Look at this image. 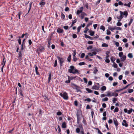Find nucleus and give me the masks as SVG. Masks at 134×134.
<instances>
[{
  "label": "nucleus",
  "mask_w": 134,
  "mask_h": 134,
  "mask_svg": "<svg viewBox=\"0 0 134 134\" xmlns=\"http://www.w3.org/2000/svg\"><path fill=\"white\" fill-rule=\"evenodd\" d=\"M68 71L70 73H72L73 74L79 73L78 70L75 69L74 67L72 65L70 66V69L68 70Z\"/></svg>",
  "instance_id": "1"
},
{
  "label": "nucleus",
  "mask_w": 134,
  "mask_h": 134,
  "mask_svg": "<svg viewBox=\"0 0 134 134\" xmlns=\"http://www.w3.org/2000/svg\"><path fill=\"white\" fill-rule=\"evenodd\" d=\"M59 94L65 100H67L68 99V96L67 93L66 92H64L63 93H60Z\"/></svg>",
  "instance_id": "2"
},
{
  "label": "nucleus",
  "mask_w": 134,
  "mask_h": 134,
  "mask_svg": "<svg viewBox=\"0 0 134 134\" xmlns=\"http://www.w3.org/2000/svg\"><path fill=\"white\" fill-rule=\"evenodd\" d=\"M120 15H121V16H122L123 18L124 17L123 15H125L126 18L127 16L128 13L127 11H125L124 12L120 11Z\"/></svg>",
  "instance_id": "3"
},
{
  "label": "nucleus",
  "mask_w": 134,
  "mask_h": 134,
  "mask_svg": "<svg viewBox=\"0 0 134 134\" xmlns=\"http://www.w3.org/2000/svg\"><path fill=\"white\" fill-rule=\"evenodd\" d=\"M106 93L107 96V97H110L114 95H113L114 92L111 91H108Z\"/></svg>",
  "instance_id": "4"
},
{
  "label": "nucleus",
  "mask_w": 134,
  "mask_h": 134,
  "mask_svg": "<svg viewBox=\"0 0 134 134\" xmlns=\"http://www.w3.org/2000/svg\"><path fill=\"white\" fill-rule=\"evenodd\" d=\"M57 58L61 66H62V64L64 62V60L63 58L57 56Z\"/></svg>",
  "instance_id": "5"
},
{
  "label": "nucleus",
  "mask_w": 134,
  "mask_h": 134,
  "mask_svg": "<svg viewBox=\"0 0 134 134\" xmlns=\"http://www.w3.org/2000/svg\"><path fill=\"white\" fill-rule=\"evenodd\" d=\"M113 122L115 126L116 127H117L119 125L117 119L115 118L113 119Z\"/></svg>",
  "instance_id": "6"
},
{
  "label": "nucleus",
  "mask_w": 134,
  "mask_h": 134,
  "mask_svg": "<svg viewBox=\"0 0 134 134\" xmlns=\"http://www.w3.org/2000/svg\"><path fill=\"white\" fill-rule=\"evenodd\" d=\"M83 9V7H81L80 8V10H77V14L79 15L80 13H82Z\"/></svg>",
  "instance_id": "7"
},
{
  "label": "nucleus",
  "mask_w": 134,
  "mask_h": 134,
  "mask_svg": "<svg viewBox=\"0 0 134 134\" xmlns=\"http://www.w3.org/2000/svg\"><path fill=\"white\" fill-rule=\"evenodd\" d=\"M122 125L125 126L126 127H127L128 126V124L126 123V121L125 120H124L123 121V122L122 123Z\"/></svg>",
  "instance_id": "8"
},
{
  "label": "nucleus",
  "mask_w": 134,
  "mask_h": 134,
  "mask_svg": "<svg viewBox=\"0 0 134 134\" xmlns=\"http://www.w3.org/2000/svg\"><path fill=\"white\" fill-rule=\"evenodd\" d=\"M76 116L77 118V123L78 124H79L80 122V115L79 114L77 113L76 114Z\"/></svg>",
  "instance_id": "9"
},
{
  "label": "nucleus",
  "mask_w": 134,
  "mask_h": 134,
  "mask_svg": "<svg viewBox=\"0 0 134 134\" xmlns=\"http://www.w3.org/2000/svg\"><path fill=\"white\" fill-rule=\"evenodd\" d=\"M100 88L99 86H98L97 85H95L93 86L92 87V88L93 89H94L96 90H99Z\"/></svg>",
  "instance_id": "10"
},
{
  "label": "nucleus",
  "mask_w": 134,
  "mask_h": 134,
  "mask_svg": "<svg viewBox=\"0 0 134 134\" xmlns=\"http://www.w3.org/2000/svg\"><path fill=\"white\" fill-rule=\"evenodd\" d=\"M87 14L85 13L84 12H82L80 15V17L81 19H83L84 16H86Z\"/></svg>",
  "instance_id": "11"
},
{
  "label": "nucleus",
  "mask_w": 134,
  "mask_h": 134,
  "mask_svg": "<svg viewBox=\"0 0 134 134\" xmlns=\"http://www.w3.org/2000/svg\"><path fill=\"white\" fill-rule=\"evenodd\" d=\"M63 30L61 29L60 28H59L57 30V32L58 33H62L63 31Z\"/></svg>",
  "instance_id": "12"
},
{
  "label": "nucleus",
  "mask_w": 134,
  "mask_h": 134,
  "mask_svg": "<svg viewBox=\"0 0 134 134\" xmlns=\"http://www.w3.org/2000/svg\"><path fill=\"white\" fill-rule=\"evenodd\" d=\"M121 60V61H124L126 59V56L125 55H123L122 57H120Z\"/></svg>",
  "instance_id": "13"
},
{
  "label": "nucleus",
  "mask_w": 134,
  "mask_h": 134,
  "mask_svg": "<svg viewBox=\"0 0 134 134\" xmlns=\"http://www.w3.org/2000/svg\"><path fill=\"white\" fill-rule=\"evenodd\" d=\"M117 18L118 19V22H120L121 20V19L123 18L121 15H120L119 16H117Z\"/></svg>",
  "instance_id": "14"
},
{
  "label": "nucleus",
  "mask_w": 134,
  "mask_h": 134,
  "mask_svg": "<svg viewBox=\"0 0 134 134\" xmlns=\"http://www.w3.org/2000/svg\"><path fill=\"white\" fill-rule=\"evenodd\" d=\"M131 2H129L127 4H126V3L124 4V5L125 6L129 8H130L131 7L130 5L131 4Z\"/></svg>",
  "instance_id": "15"
},
{
  "label": "nucleus",
  "mask_w": 134,
  "mask_h": 134,
  "mask_svg": "<svg viewBox=\"0 0 134 134\" xmlns=\"http://www.w3.org/2000/svg\"><path fill=\"white\" fill-rule=\"evenodd\" d=\"M85 36L86 38H88L91 40H93V38H92L88 35H86V34H85Z\"/></svg>",
  "instance_id": "16"
},
{
  "label": "nucleus",
  "mask_w": 134,
  "mask_h": 134,
  "mask_svg": "<svg viewBox=\"0 0 134 134\" xmlns=\"http://www.w3.org/2000/svg\"><path fill=\"white\" fill-rule=\"evenodd\" d=\"M89 32L90 33V35L91 36H93L94 35V31L90 30L89 31Z\"/></svg>",
  "instance_id": "17"
},
{
  "label": "nucleus",
  "mask_w": 134,
  "mask_h": 134,
  "mask_svg": "<svg viewBox=\"0 0 134 134\" xmlns=\"http://www.w3.org/2000/svg\"><path fill=\"white\" fill-rule=\"evenodd\" d=\"M78 124L79 125L78 126V127L79 128H80L81 130H83V127L82 124Z\"/></svg>",
  "instance_id": "18"
},
{
  "label": "nucleus",
  "mask_w": 134,
  "mask_h": 134,
  "mask_svg": "<svg viewBox=\"0 0 134 134\" xmlns=\"http://www.w3.org/2000/svg\"><path fill=\"white\" fill-rule=\"evenodd\" d=\"M38 67L37 66H36L35 67V71H36V74L37 75H39L40 74H39L38 72Z\"/></svg>",
  "instance_id": "19"
},
{
  "label": "nucleus",
  "mask_w": 134,
  "mask_h": 134,
  "mask_svg": "<svg viewBox=\"0 0 134 134\" xmlns=\"http://www.w3.org/2000/svg\"><path fill=\"white\" fill-rule=\"evenodd\" d=\"M62 127L63 128H66V126L65 122H63L62 124Z\"/></svg>",
  "instance_id": "20"
},
{
  "label": "nucleus",
  "mask_w": 134,
  "mask_h": 134,
  "mask_svg": "<svg viewBox=\"0 0 134 134\" xmlns=\"http://www.w3.org/2000/svg\"><path fill=\"white\" fill-rule=\"evenodd\" d=\"M88 25H87L86 27L85 28V29L84 30V32L85 33H87V31L89 29L88 28Z\"/></svg>",
  "instance_id": "21"
},
{
  "label": "nucleus",
  "mask_w": 134,
  "mask_h": 134,
  "mask_svg": "<svg viewBox=\"0 0 134 134\" xmlns=\"http://www.w3.org/2000/svg\"><path fill=\"white\" fill-rule=\"evenodd\" d=\"M106 89V87L105 86H103L101 88V90L102 91H105Z\"/></svg>",
  "instance_id": "22"
},
{
  "label": "nucleus",
  "mask_w": 134,
  "mask_h": 134,
  "mask_svg": "<svg viewBox=\"0 0 134 134\" xmlns=\"http://www.w3.org/2000/svg\"><path fill=\"white\" fill-rule=\"evenodd\" d=\"M22 52V51H19V53L18 54V58H21L22 55L21 53Z\"/></svg>",
  "instance_id": "23"
},
{
  "label": "nucleus",
  "mask_w": 134,
  "mask_h": 134,
  "mask_svg": "<svg viewBox=\"0 0 134 134\" xmlns=\"http://www.w3.org/2000/svg\"><path fill=\"white\" fill-rule=\"evenodd\" d=\"M80 130H81L80 128L77 127L76 129V132L77 133H79L80 132Z\"/></svg>",
  "instance_id": "24"
},
{
  "label": "nucleus",
  "mask_w": 134,
  "mask_h": 134,
  "mask_svg": "<svg viewBox=\"0 0 134 134\" xmlns=\"http://www.w3.org/2000/svg\"><path fill=\"white\" fill-rule=\"evenodd\" d=\"M71 86L73 88H75L77 87V86L74 83L71 84Z\"/></svg>",
  "instance_id": "25"
},
{
  "label": "nucleus",
  "mask_w": 134,
  "mask_h": 134,
  "mask_svg": "<svg viewBox=\"0 0 134 134\" xmlns=\"http://www.w3.org/2000/svg\"><path fill=\"white\" fill-rule=\"evenodd\" d=\"M110 59L111 61L113 63H114V61L115 60V59L114 57H111L110 58Z\"/></svg>",
  "instance_id": "26"
},
{
  "label": "nucleus",
  "mask_w": 134,
  "mask_h": 134,
  "mask_svg": "<svg viewBox=\"0 0 134 134\" xmlns=\"http://www.w3.org/2000/svg\"><path fill=\"white\" fill-rule=\"evenodd\" d=\"M115 30H121V27L117 26H114Z\"/></svg>",
  "instance_id": "27"
},
{
  "label": "nucleus",
  "mask_w": 134,
  "mask_h": 134,
  "mask_svg": "<svg viewBox=\"0 0 134 134\" xmlns=\"http://www.w3.org/2000/svg\"><path fill=\"white\" fill-rule=\"evenodd\" d=\"M108 29L111 31L115 30L114 26L113 27L111 26H109L108 27Z\"/></svg>",
  "instance_id": "28"
},
{
  "label": "nucleus",
  "mask_w": 134,
  "mask_h": 134,
  "mask_svg": "<svg viewBox=\"0 0 134 134\" xmlns=\"http://www.w3.org/2000/svg\"><path fill=\"white\" fill-rule=\"evenodd\" d=\"M71 55L70 54L69 55L68 58L67 60L69 62H70L71 61Z\"/></svg>",
  "instance_id": "29"
},
{
  "label": "nucleus",
  "mask_w": 134,
  "mask_h": 134,
  "mask_svg": "<svg viewBox=\"0 0 134 134\" xmlns=\"http://www.w3.org/2000/svg\"><path fill=\"white\" fill-rule=\"evenodd\" d=\"M86 90L89 93H91L92 92V90H91L89 89L88 88H86Z\"/></svg>",
  "instance_id": "30"
},
{
  "label": "nucleus",
  "mask_w": 134,
  "mask_h": 134,
  "mask_svg": "<svg viewBox=\"0 0 134 134\" xmlns=\"http://www.w3.org/2000/svg\"><path fill=\"white\" fill-rule=\"evenodd\" d=\"M128 57L130 58H132L133 57L132 54V53H129L128 54Z\"/></svg>",
  "instance_id": "31"
},
{
  "label": "nucleus",
  "mask_w": 134,
  "mask_h": 134,
  "mask_svg": "<svg viewBox=\"0 0 134 134\" xmlns=\"http://www.w3.org/2000/svg\"><path fill=\"white\" fill-rule=\"evenodd\" d=\"M102 47H108V45L105 43H103L102 44Z\"/></svg>",
  "instance_id": "32"
},
{
  "label": "nucleus",
  "mask_w": 134,
  "mask_h": 134,
  "mask_svg": "<svg viewBox=\"0 0 134 134\" xmlns=\"http://www.w3.org/2000/svg\"><path fill=\"white\" fill-rule=\"evenodd\" d=\"M45 3L44 2H41L39 3V4L41 6H43L45 5Z\"/></svg>",
  "instance_id": "33"
},
{
  "label": "nucleus",
  "mask_w": 134,
  "mask_h": 134,
  "mask_svg": "<svg viewBox=\"0 0 134 134\" xmlns=\"http://www.w3.org/2000/svg\"><path fill=\"white\" fill-rule=\"evenodd\" d=\"M76 21H77V20L76 19H75L74 20H73L71 26H73V25H74V24L76 22Z\"/></svg>",
  "instance_id": "34"
},
{
  "label": "nucleus",
  "mask_w": 134,
  "mask_h": 134,
  "mask_svg": "<svg viewBox=\"0 0 134 134\" xmlns=\"http://www.w3.org/2000/svg\"><path fill=\"white\" fill-rule=\"evenodd\" d=\"M108 100V98L107 97H105L102 99V101H107Z\"/></svg>",
  "instance_id": "35"
},
{
  "label": "nucleus",
  "mask_w": 134,
  "mask_h": 134,
  "mask_svg": "<svg viewBox=\"0 0 134 134\" xmlns=\"http://www.w3.org/2000/svg\"><path fill=\"white\" fill-rule=\"evenodd\" d=\"M117 99L116 98H114L113 99V103H115L116 101H117Z\"/></svg>",
  "instance_id": "36"
},
{
  "label": "nucleus",
  "mask_w": 134,
  "mask_h": 134,
  "mask_svg": "<svg viewBox=\"0 0 134 134\" xmlns=\"http://www.w3.org/2000/svg\"><path fill=\"white\" fill-rule=\"evenodd\" d=\"M119 111V108L118 107H116L114 110V112L115 113V112H118Z\"/></svg>",
  "instance_id": "37"
},
{
  "label": "nucleus",
  "mask_w": 134,
  "mask_h": 134,
  "mask_svg": "<svg viewBox=\"0 0 134 134\" xmlns=\"http://www.w3.org/2000/svg\"><path fill=\"white\" fill-rule=\"evenodd\" d=\"M128 92L129 93H131L133 91V89H128Z\"/></svg>",
  "instance_id": "38"
},
{
  "label": "nucleus",
  "mask_w": 134,
  "mask_h": 134,
  "mask_svg": "<svg viewBox=\"0 0 134 134\" xmlns=\"http://www.w3.org/2000/svg\"><path fill=\"white\" fill-rule=\"evenodd\" d=\"M61 18L63 19H64L65 18V15L63 13H62L61 14Z\"/></svg>",
  "instance_id": "39"
},
{
  "label": "nucleus",
  "mask_w": 134,
  "mask_h": 134,
  "mask_svg": "<svg viewBox=\"0 0 134 134\" xmlns=\"http://www.w3.org/2000/svg\"><path fill=\"white\" fill-rule=\"evenodd\" d=\"M132 111L133 109H131L128 111L127 113L128 114H130L132 112Z\"/></svg>",
  "instance_id": "40"
},
{
  "label": "nucleus",
  "mask_w": 134,
  "mask_h": 134,
  "mask_svg": "<svg viewBox=\"0 0 134 134\" xmlns=\"http://www.w3.org/2000/svg\"><path fill=\"white\" fill-rule=\"evenodd\" d=\"M5 63V61L4 60V58L2 61V65L3 66H4Z\"/></svg>",
  "instance_id": "41"
},
{
  "label": "nucleus",
  "mask_w": 134,
  "mask_h": 134,
  "mask_svg": "<svg viewBox=\"0 0 134 134\" xmlns=\"http://www.w3.org/2000/svg\"><path fill=\"white\" fill-rule=\"evenodd\" d=\"M25 48V46L24 45L23 43H22L21 45V50H23Z\"/></svg>",
  "instance_id": "42"
},
{
  "label": "nucleus",
  "mask_w": 134,
  "mask_h": 134,
  "mask_svg": "<svg viewBox=\"0 0 134 134\" xmlns=\"http://www.w3.org/2000/svg\"><path fill=\"white\" fill-rule=\"evenodd\" d=\"M81 26H79L77 28V32H79L80 31V29L81 28Z\"/></svg>",
  "instance_id": "43"
},
{
  "label": "nucleus",
  "mask_w": 134,
  "mask_h": 134,
  "mask_svg": "<svg viewBox=\"0 0 134 134\" xmlns=\"http://www.w3.org/2000/svg\"><path fill=\"white\" fill-rule=\"evenodd\" d=\"M133 21V19H130V21L128 24V25L129 26L131 25L132 23V22Z\"/></svg>",
  "instance_id": "44"
},
{
  "label": "nucleus",
  "mask_w": 134,
  "mask_h": 134,
  "mask_svg": "<svg viewBox=\"0 0 134 134\" xmlns=\"http://www.w3.org/2000/svg\"><path fill=\"white\" fill-rule=\"evenodd\" d=\"M114 64H113V67L115 68H117L118 67V65L117 64L115 63H114Z\"/></svg>",
  "instance_id": "45"
},
{
  "label": "nucleus",
  "mask_w": 134,
  "mask_h": 134,
  "mask_svg": "<svg viewBox=\"0 0 134 134\" xmlns=\"http://www.w3.org/2000/svg\"><path fill=\"white\" fill-rule=\"evenodd\" d=\"M57 60H55L54 62V67H56L57 65Z\"/></svg>",
  "instance_id": "46"
},
{
  "label": "nucleus",
  "mask_w": 134,
  "mask_h": 134,
  "mask_svg": "<svg viewBox=\"0 0 134 134\" xmlns=\"http://www.w3.org/2000/svg\"><path fill=\"white\" fill-rule=\"evenodd\" d=\"M32 4V3L31 2L30 3V4H29V10H28V13L30 11V9H31Z\"/></svg>",
  "instance_id": "47"
},
{
  "label": "nucleus",
  "mask_w": 134,
  "mask_h": 134,
  "mask_svg": "<svg viewBox=\"0 0 134 134\" xmlns=\"http://www.w3.org/2000/svg\"><path fill=\"white\" fill-rule=\"evenodd\" d=\"M123 53L122 52H120L119 54V57H121L123 55Z\"/></svg>",
  "instance_id": "48"
},
{
  "label": "nucleus",
  "mask_w": 134,
  "mask_h": 134,
  "mask_svg": "<svg viewBox=\"0 0 134 134\" xmlns=\"http://www.w3.org/2000/svg\"><path fill=\"white\" fill-rule=\"evenodd\" d=\"M100 29L102 30L103 31H104L105 30V28L104 26H101L100 27Z\"/></svg>",
  "instance_id": "49"
},
{
  "label": "nucleus",
  "mask_w": 134,
  "mask_h": 134,
  "mask_svg": "<svg viewBox=\"0 0 134 134\" xmlns=\"http://www.w3.org/2000/svg\"><path fill=\"white\" fill-rule=\"evenodd\" d=\"M122 23L120 22H118L116 23V25L118 26H120L121 25Z\"/></svg>",
  "instance_id": "50"
},
{
  "label": "nucleus",
  "mask_w": 134,
  "mask_h": 134,
  "mask_svg": "<svg viewBox=\"0 0 134 134\" xmlns=\"http://www.w3.org/2000/svg\"><path fill=\"white\" fill-rule=\"evenodd\" d=\"M73 51V57H75V56L76 54V50H74Z\"/></svg>",
  "instance_id": "51"
},
{
  "label": "nucleus",
  "mask_w": 134,
  "mask_h": 134,
  "mask_svg": "<svg viewBox=\"0 0 134 134\" xmlns=\"http://www.w3.org/2000/svg\"><path fill=\"white\" fill-rule=\"evenodd\" d=\"M73 60L74 62H76L77 60V59L75 56V57H73Z\"/></svg>",
  "instance_id": "52"
},
{
  "label": "nucleus",
  "mask_w": 134,
  "mask_h": 134,
  "mask_svg": "<svg viewBox=\"0 0 134 134\" xmlns=\"http://www.w3.org/2000/svg\"><path fill=\"white\" fill-rule=\"evenodd\" d=\"M112 18H111L110 17H109L107 19V22L108 23L111 20Z\"/></svg>",
  "instance_id": "53"
},
{
  "label": "nucleus",
  "mask_w": 134,
  "mask_h": 134,
  "mask_svg": "<svg viewBox=\"0 0 134 134\" xmlns=\"http://www.w3.org/2000/svg\"><path fill=\"white\" fill-rule=\"evenodd\" d=\"M111 34L110 31L108 30H107V35H110Z\"/></svg>",
  "instance_id": "54"
},
{
  "label": "nucleus",
  "mask_w": 134,
  "mask_h": 134,
  "mask_svg": "<svg viewBox=\"0 0 134 134\" xmlns=\"http://www.w3.org/2000/svg\"><path fill=\"white\" fill-rule=\"evenodd\" d=\"M85 63L84 62H80L79 63V65L81 66L85 65Z\"/></svg>",
  "instance_id": "55"
},
{
  "label": "nucleus",
  "mask_w": 134,
  "mask_h": 134,
  "mask_svg": "<svg viewBox=\"0 0 134 134\" xmlns=\"http://www.w3.org/2000/svg\"><path fill=\"white\" fill-rule=\"evenodd\" d=\"M85 101H87L88 102H90L91 101V99L90 98H87V99H85Z\"/></svg>",
  "instance_id": "56"
},
{
  "label": "nucleus",
  "mask_w": 134,
  "mask_h": 134,
  "mask_svg": "<svg viewBox=\"0 0 134 134\" xmlns=\"http://www.w3.org/2000/svg\"><path fill=\"white\" fill-rule=\"evenodd\" d=\"M51 74H50L49 76V77L48 78V82H49L50 81V80L51 79Z\"/></svg>",
  "instance_id": "57"
},
{
  "label": "nucleus",
  "mask_w": 134,
  "mask_h": 134,
  "mask_svg": "<svg viewBox=\"0 0 134 134\" xmlns=\"http://www.w3.org/2000/svg\"><path fill=\"white\" fill-rule=\"evenodd\" d=\"M77 37V35L75 34H73L72 35V37L74 38H75Z\"/></svg>",
  "instance_id": "58"
},
{
  "label": "nucleus",
  "mask_w": 134,
  "mask_h": 134,
  "mask_svg": "<svg viewBox=\"0 0 134 134\" xmlns=\"http://www.w3.org/2000/svg\"><path fill=\"white\" fill-rule=\"evenodd\" d=\"M122 41H123V42H124V43H126L127 42V40L126 38H124L122 40Z\"/></svg>",
  "instance_id": "59"
},
{
  "label": "nucleus",
  "mask_w": 134,
  "mask_h": 134,
  "mask_svg": "<svg viewBox=\"0 0 134 134\" xmlns=\"http://www.w3.org/2000/svg\"><path fill=\"white\" fill-rule=\"evenodd\" d=\"M57 114L58 115H61L62 114V113L60 111H58L57 113Z\"/></svg>",
  "instance_id": "60"
},
{
  "label": "nucleus",
  "mask_w": 134,
  "mask_h": 134,
  "mask_svg": "<svg viewBox=\"0 0 134 134\" xmlns=\"http://www.w3.org/2000/svg\"><path fill=\"white\" fill-rule=\"evenodd\" d=\"M113 122V120L112 119H110L108 121V123L109 124H111Z\"/></svg>",
  "instance_id": "61"
},
{
  "label": "nucleus",
  "mask_w": 134,
  "mask_h": 134,
  "mask_svg": "<svg viewBox=\"0 0 134 134\" xmlns=\"http://www.w3.org/2000/svg\"><path fill=\"white\" fill-rule=\"evenodd\" d=\"M83 80L84 81V82L85 83H87V80L86 78H85V77L83 78Z\"/></svg>",
  "instance_id": "62"
},
{
  "label": "nucleus",
  "mask_w": 134,
  "mask_h": 134,
  "mask_svg": "<svg viewBox=\"0 0 134 134\" xmlns=\"http://www.w3.org/2000/svg\"><path fill=\"white\" fill-rule=\"evenodd\" d=\"M118 83L117 82H114L113 84V85L114 86H115L118 85Z\"/></svg>",
  "instance_id": "63"
},
{
  "label": "nucleus",
  "mask_w": 134,
  "mask_h": 134,
  "mask_svg": "<svg viewBox=\"0 0 134 134\" xmlns=\"http://www.w3.org/2000/svg\"><path fill=\"white\" fill-rule=\"evenodd\" d=\"M85 55V54L84 53H82L81 55V58H83Z\"/></svg>",
  "instance_id": "64"
}]
</instances>
